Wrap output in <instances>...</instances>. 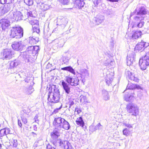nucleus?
<instances>
[{"mask_svg":"<svg viewBox=\"0 0 149 149\" xmlns=\"http://www.w3.org/2000/svg\"><path fill=\"white\" fill-rule=\"evenodd\" d=\"M53 124L55 127V129L50 133L51 143L55 146H60L62 148L68 149L70 143L68 141L58 139L60 133L56 129L60 130L61 128H63L67 130H68L70 127L69 123L63 118L58 117L55 118Z\"/></svg>","mask_w":149,"mask_h":149,"instance_id":"obj_1","label":"nucleus"},{"mask_svg":"<svg viewBox=\"0 0 149 149\" xmlns=\"http://www.w3.org/2000/svg\"><path fill=\"white\" fill-rule=\"evenodd\" d=\"M39 48L38 46H31L27 48L26 51L21 53V55L24 58L27 59L32 54L33 56L37 54L39 51Z\"/></svg>","mask_w":149,"mask_h":149,"instance_id":"obj_2","label":"nucleus"},{"mask_svg":"<svg viewBox=\"0 0 149 149\" xmlns=\"http://www.w3.org/2000/svg\"><path fill=\"white\" fill-rule=\"evenodd\" d=\"M60 92L57 89H54V92H49L48 95V100L50 102L56 103L60 101Z\"/></svg>","mask_w":149,"mask_h":149,"instance_id":"obj_3","label":"nucleus"},{"mask_svg":"<svg viewBox=\"0 0 149 149\" xmlns=\"http://www.w3.org/2000/svg\"><path fill=\"white\" fill-rule=\"evenodd\" d=\"M23 28L20 26H15L12 27L10 30V36L12 38H20L23 36Z\"/></svg>","mask_w":149,"mask_h":149,"instance_id":"obj_4","label":"nucleus"},{"mask_svg":"<svg viewBox=\"0 0 149 149\" xmlns=\"http://www.w3.org/2000/svg\"><path fill=\"white\" fill-rule=\"evenodd\" d=\"M127 110L132 115L136 116L139 113V109L136 105L133 103H129L127 105Z\"/></svg>","mask_w":149,"mask_h":149,"instance_id":"obj_5","label":"nucleus"},{"mask_svg":"<svg viewBox=\"0 0 149 149\" xmlns=\"http://www.w3.org/2000/svg\"><path fill=\"white\" fill-rule=\"evenodd\" d=\"M52 47L54 50H57L58 48L62 47L64 45L65 42L63 39H55L52 41Z\"/></svg>","mask_w":149,"mask_h":149,"instance_id":"obj_6","label":"nucleus"},{"mask_svg":"<svg viewBox=\"0 0 149 149\" xmlns=\"http://www.w3.org/2000/svg\"><path fill=\"white\" fill-rule=\"evenodd\" d=\"M1 54L3 55L2 58L9 60L12 58L14 53L11 49L6 48L3 50Z\"/></svg>","mask_w":149,"mask_h":149,"instance_id":"obj_7","label":"nucleus"},{"mask_svg":"<svg viewBox=\"0 0 149 149\" xmlns=\"http://www.w3.org/2000/svg\"><path fill=\"white\" fill-rule=\"evenodd\" d=\"M65 81L71 86H76L79 84V80L77 78H73L70 76L65 77Z\"/></svg>","mask_w":149,"mask_h":149,"instance_id":"obj_8","label":"nucleus"},{"mask_svg":"<svg viewBox=\"0 0 149 149\" xmlns=\"http://www.w3.org/2000/svg\"><path fill=\"white\" fill-rule=\"evenodd\" d=\"M11 16L12 19L17 21L22 20L23 15L19 11H15L11 13Z\"/></svg>","mask_w":149,"mask_h":149,"instance_id":"obj_9","label":"nucleus"},{"mask_svg":"<svg viewBox=\"0 0 149 149\" xmlns=\"http://www.w3.org/2000/svg\"><path fill=\"white\" fill-rule=\"evenodd\" d=\"M136 56L135 54L133 51L129 52L127 56V65H130L135 61V57Z\"/></svg>","mask_w":149,"mask_h":149,"instance_id":"obj_10","label":"nucleus"},{"mask_svg":"<svg viewBox=\"0 0 149 149\" xmlns=\"http://www.w3.org/2000/svg\"><path fill=\"white\" fill-rule=\"evenodd\" d=\"M80 72L82 82L84 83L85 81V78L89 76L88 71L86 69L81 68L80 70Z\"/></svg>","mask_w":149,"mask_h":149,"instance_id":"obj_11","label":"nucleus"},{"mask_svg":"<svg viewBox=\"0 0 149 149\" xmlns=\"http://www.w3.org/2000/svg\"><path fill=\"white\" fill-rule=\"evenodd\" d=\"M13 6L12 4L7 3L3 7H2L0 8V13H1L2 15L6 13L10 10Z\"/></svg>","mask_w":149,"mask_h":149,"instance_id":"obj_12","label":"nucleus"},{"mask_svg":"<svg viewBox=\"0 0 149 149\" xmlns=\"http://www.w3.org/2000/svg\"><path fill=\"white\" fill-rule=\"evenodd\" d=\"M148 46V45L146 46V42L141 41L136 45L135 47V49L138 51H142L145 49V50L146 51V49L148 48L147 47Z\"/></svg>","mask_w":149,"mask_h":149,"instance_id":"obj_13","label":"nucleus"},{"mask_svg":"<svg viewBox=\"0 0 149 149\" xmlns=\"http://www.w3.org/2000/svg\"><path fill=\"white\" fill-rule=\"evenodd\" d=\"M11 46L13 49L17 51L21 50L23 49V45L21 41L15 42Z\"/></svg>","mask_w":149,"mask_h":149,"instance_id":"obj_14","label":"nucleus"},{"mask_svg":"<svg viewBox=\"0 0 149 149\" xmlns=\"http://www.w3.org/2000/svg\"><path fill=\"white\" fill-rule=\"evenodd\" d=\"M113 73L112 72L107 71L105 78V81L107 84L109 86L111 84L113 80Z\"/></svg>","mask_w":149,"mask_h":149,"instance_id":"obj_15","label":"nucleus"},{"mask_svg":"<svg viewBox=\"0 0 149 149\" xmlns=\"http://www.w3.org/2000/svg\"><path fill=\"white\" fill-rule=\"evenodd\" d=\"M0 24L3 30H5L10 25L9 21L6 19H1L0 20Z\"/></svg>","mask_w":149,"mask_h":149,"instance_id":"obj_16","label":"nucleus"},{"mask_svg":"<svg viewBox=\"0 0 149 149\" xmlns=\"http://www.w3.org/2000/svg\"><path fill=\"white\" fill-rule=\"evenodd\" d=\"M104 20V16L100 14L97 15L95 18V21L97 25H99L103 22Z\"/></svg>","mask_w":149,"mask_h":149,"instance_id":"obj_17","label":"nucleus"},{"mask_svg":"<svg viewBox=\"0 0 149 149\" xmlns=\"http://www.w3.org/2000/svg\"><path fill=\"white\" fill-rule=\"evenodd\" d=\"M61 84L65 93L68 94L70 93V85L64 81H62Z\"/></svg>","mask_w":149,"mask_h":149,"instance_id":"obj_18","label":"nucleus"},{"mask_svg":"<svg viewBox=\"0 0 149 149\" xmlns=\"http://www.w3.org/2000/svg\"><path fill=\"white\" fill-rule=\"evenodd\" d=\"M139 64L140 67V68L142 70H145L147 66H148L145 60L143 57L142 58H140L139 61Z\"/></svg>","mask_w":149,"mask_h":149,"instance_id":"obj_19","label":"nucleus"},{"mask_svg":"<svg viewBox=\"0 0 149 149\" xmlns=\"http://www.w3.org/2000/svg\"><path fill=\"white\" fill-rule=\"evenodd\" d=\"M76 122L77 124L79 126H80L84 129H86V127L84 125V122L81 117L77 118L76 120Z\"/></svg>","mask_w":149,"mask_h":149,"instance_id":"obj_20","label":"nucleus"},{"mask_svg":"<svg viewBox=\"0 0 149 149\" xmlns=\"http://www.w3.org/2000/svg\"><path fill=\"white\" fill-rule=\"evenodd\" d=\"M126 74L127 75V77L130 80L134 81L135 82H138L139 79L134 75L132 74L131 72L129 71H127Z\"/></svg>","mask_w":149,"mask_h":149,"instance_id":"obj_21","label":"nucleus"},{"mask_svg":"<svg viewBox=\"0 0 149 149\" xmlns=\"http://www.w3.org/2000/svg\"><path fill=\"white\" fill-rule=\"evenodd\" d=\"M147 13V11L145 7L143 6H141L137 10L136 15H145Z\"/></svg>","mask_w":149,"mask_h":149,"instance_id":"obj_22","label":"nucleus"},{"mask_svg":"<svg viewBox=\"0 0 149 149\" xmlns=\"http://www.w3.org/2000/svg\"><path fill=\"white\" fill-rule=\"evenodd\" d=\"M127 88L130 90H133L136 88L139 89H141V87L139 85L129 83L127 86Z\"/></svg>","mask_w":149,"mask_h":149,"instance_id":"obj_23","label":"nucleus"},{"mask_svg":"<svg viewBox=\"0 0 149 149\" xmlns=\"http://www.w3.org/2000/svg\"><path fill=\"white\" fill-rule=\"evenodd\" d=\"M125 92L128 93L127 94H125V100L127 101L131 100L133 97L132 95L131 91L129 90L127 91V90H126L125 91Z\"/></svg>","mask_w":149,"mask_h":149,"instance_id":"obj_24","label":"nucleus"},{"mask_svg":"<svg viewBox=\"0 0 149 149\" xmlns=\"http://www.w3.org/2000/svg\"><path fill=\"white\" fill-rule=\"evenodd\" d=\"M34 91L32 86H30L28 88H25L24 89V92L26 94L29 95L31 94Z\"/></svg>","mask_w":149,"mask_h":149,"instance_id":"obj_25","label":"nucleus"},{"mask_svg":"<svg viewBox=\"0 0 149 149\" xmlns=\"http://www.w3.org/2000/svg\"><path fill=\"white\" fill-rule=\"evenodd\" d=\"M141 34L142 33L141 31H135L133 33L132 38L133 40L137 39L140 37Z\"/></svg>","mask_w":149,"mask_h":149,"instance_id":"obj_26","label":"nucleus"},{"mask_svg":"<svg viewBox=\"0 0 149 149\" xmlns=\"http://www.w3.org/2000/svg\"><path fill=\"white\" fill-rule=\"evenodd\" d=\"M102 95L103 99L107 101L110 99V97L108 92L105 90H103L102 91Z\"/></svg>","mask_w":149,"mask_h":149,"instance_id":"obj_27","label":"nucleus"},{"mask_svg":"<svg viewBox=\"0 0 149 149\" xmlns=\"http://www.w3.org/2000/svg\"><path fill=\"white\" fill-rule=\"evenodd\" d=\"M61 70L68 71L74 75L76 74L74 70L71 66H67L61 68Z\"/></svg>","mask_w":149,"mask_h":149,"instance_id":"obj_28","label":"nucleus"},{"mask_svg":"<svg viewBox=\"0 0 149 149\" xmlns=\"http://www.w3.org/2000/svg\"><path fill=\"white\" fill-rule=\"evenodd\" d=\"M29 43L31 45H34L39 41V38L38 37L34 38L33 37H30L29 38Z\"/></svg>","mask_w":149,"mask_h":149,"instance_id":"obj_29","label":"nucleus"},{"mask_svg":"<svg viewBox=\"0 0 149 149\" xmlns=\"http://www.w3.org/2000/svg\"><path fill=\"white\" fill-rule=\"evenodd\" d=\"M84 0H81V1L76 2L74 4L77 6L79 9H82L84 7L85 5Z\"/></svg>","mask_w":149,"mask_h":149,"instance_id":"obj_30","label":"nucleus"},{"mask_svg":"<svg viewBox=\"0 0 149 149\" xmlns=\"http://www.w3.org/2000/svg\"><path fill=\"white\" fill-rule=\"evenodd\" d=\"M29 23L33 26L36 25H39L38 20L35 19L34 17H32V18L29 19Z\"/></svg>","mask_w":149,"mask_h":149,"instance_id":"obj_31","label":"nucleus"},{"mask_svg":"<svg viewBox=\"0 0 149 149\" xmlns=\"http://www.w3.org/2000/svg\"><path fill=\"white\" fill-rule=\"evenodd\" d=\"M143 58L145 60L147 64L149 66V52L147 50H146V54Z\"/></svg>","mask_w":149,"mask_h":149,"instance_id":"obj_32","label":"nucleus"},{"mask_svg":"<svg viewBox=\"0 0 149 149\" xmlns=\"http://www.w3.org/2000/svg\"><path fill=\"white\" fill-rule=\"evenodd\" d=\"M79 99L80 102L81 103L88 102L87 98L85 96L81 95L79 97Z\"/></svg>","mask_w":149,"mask_h":149,"instance_id":"obj_33","label":"nucleus"},{"mask_svg":"<svg viewBox=\"0 0 149 149\" xmlns=\"http://www.w3.org/2000/svg\"><path fill=\"white\" fill-rule=\"evenodd\" d=\"M19 62L16 60L11 61L10 63V67L11 68L16 67L19 64Z\"/></svg>","mask_w":149,"mask_h":149,"instance_id":"obj_34","label":"nucleus"},{"mask_svg":"<svg viewBox=\"0 0 149 149\" xmlns=\"http://www.w3.org/2000/svg\"><path fill=\"white\" fill-rule=\"evenodd\" d=\"M75 104L74 102L72 100H70L68 102L67 104L68 105L69 108L70 109H73L74 108V105Z\"/></svg>","mask_w":149,"mask_h":149,"instance_id":"obj_35","label":"nucleus"},{"mask_svg":"<svg viewBox=\"0 0 149 149\" xmlns=\"http://www.w3.org/2000/svg\"><path fill=\"white\" fill-rule=\"evenodd\" d=\"M33 31L38 33L40 32V30L39 28V25H35L33 26Z\"/></svg>","mask_w":149,"mask_h":149,"instance_id":"obj_36","label":"nucleus"},{"mask_svg":"<svg viewBox=\"0 0 149 149\" xmlns=\"http://www.w3.org/2000/svg\"><path fill=\"white\" fill-rule=\"evenodd\" d=\"M24 2L29 6H31L33 4V0H24Z\"/></svg>","mask_w":149,"mask_h":149,"instance_id":"obj_37","label":"nucleus"},{"mask_svg":"<svg viewBox=\"0 0 149 149\" xmlns=\"http://www.w3.org/2000/svg\"><path fill=\"white\" fill-rule=\"evenodd\" d=\"M4 130V133L5 135H6L8 134H11L12 133H10V128H8L6 127L4 128H3Z\"/></svg>","mask_w":149,"mask_h":149,"instance_id":"obj_38","label":"nucleus"},{"mask_svg":"<svg viewBox=\"0 0 149 149\" xmlns=\"http://www.w3.org/2000/svg\"><path fill=\"white\" fill-rule=\"evenodd\" d=\"M26 15L29 18H32V17H34V16L33 15L32 12L30 10H28L26 13Z\"/></svg>","mask_w":149,"mask_h":149,"instance_id":"obj_39","label":"nucleus"},{"mask_svg":"<svg viewBox=\"0 0 149 149\" xmlns=\"http://www.w3.org/2000/svg\"><path fill=\"white\" fill-rule=\"evenodd\" d=\"M130 132L129 130L127 128H125L123 130V134L126 136H128Z\"/></svg>","mask_w":149,"mask_h":149,"instance_id":"obj_40","label":"nucleus"},{"mask_svg":"<svg viewBox=\"0 0 149 149\" xmlns=\"http://www.w3.org/2000/svg\"><path fill=\"white\" fill-rule=\"evenodd\" d=\"M96 130V129L95 126L92 125L89 127V131L92 133L95 131Z\"/></svg>","mask_w":149,"mask_h":149,"instance_id":"obj_41","label":"nucleus"},{"mask_svg":"<svg viewBox=\"0 0 149 149\" xmlns=\"http://www.w3.org/2000/svg\"><path fill=\"white\" fill-rule=\"evenodd\" d=\"M33 78L29 77H27L24 80L25 82L27 83L31 82V81H33Z\"/></svg>","mask_w":149,"mask_h":149,"instance_id":"obj_42","label":"nucleus"},{"mask_svg":"<svg viewBox=\"0 0 149 149\" xmlns=\"http://www.w3.org/2000/svg\"><path fill=\"white\" fill-rule=\"evenodd\" d=\"M62 60L64 64L68 63L69 61V59L68 57L66 56L63 57L62 58Z\"/></svg>","mask_w":149,"mask_h":149,"instance_id":"obj_43","label":"nucleus"},{"mask_svg":"<svg viewBox=\"0 0 149 149\" xmlns=\"http://www.w3.org/2000/svg\"><path fill=\"white\" fill-rule=\"evenodd\" d=\"M13 143V146L14 147H16L18 145L17 140L16 139H13L11 142Z\"/></svg>","mask_w":149,"mask_h":149,"instance_id":"obj_44","label":"nucleus"},{"mask_svg":"<svg viewBox=\"0 0 149 149\" xmlns=\"http://www.w3.org/2000/svg\"><path fill=\"white\" fill-rule=\"evenodd\" d=\"M144 22L143 21H140L137 24V26L139 28H141L143 26Z\"/></svg>","mask_w":149,"mask_h":149,"instance_id":"obj_45","label":"nucleus"},{"mask_svg":"<svg viewBox=\"0 0 149 149\" xmlns=\"http://www.w3.org/2000/svg\"><path fill=\"white\" fill-rule=\"evenodd\" d=\"M134 19L136 21H140L141 20H142L143 19V18L142 17H139L136 16L134 17Z\"/></svg>","mask_w":149,"mask_h":149,"instance_id":"obj_46","label":"nucleus"},{"mask_svg":"<svg viewBox=\"0 0 149 149\" xmlns=\"http://www.w3.org/2000/svg\"><path fill=\"white\" fill-rule=\"evenodd\" d=\"M95 126L96 129V130H100L102 128V126L100 124V123H98V124Z\"/></svg>","mask_w":149,"mask_h":149,"instance_id":"obj_47","label":"nucleus"},{"mask_svg":"<svg viewBox=\"0 0 149 149\" xmlns=\"http://www.w3.org/2000/svg\"><path fill=\"white\" fill-rule=\"evenodd\" d=\"M3 129L0 130V137H3L5 135Z\"/></svg>","mask_w":149,"mask_h":149,"instance_id":"obj_48","label":"nucleus"},{"mask_svg":"<svg viewBox=\"0 0 149 149\" xmlns=\"http://www.w3.org/2000/svg\"><path fill=\"white\" fill-rule=\"evenodd\" d=\"M21 118L24 124H26L27 122V120L26 118L24 116L22 117Z\"/></svg>","mask_w":149,"mask_h":149,"instance_id":"obj_49","label":"nucleus"},{"mask_svg":"<svg viewBox=\"0 0 149 149\" xmlns=\"http://www.w3.org/2000/svg\"><path fill=\"white\" fill-rule=\"evenodd\" d=\"M43 6L44 7L43 10L45 11L49 9V6L47 4L43 5Z\"/></svg>","mask_w":149,"mask_h":149,"instance_id":"obj_50","label":"nucleus"},{"mask_svg":"<svg viewBox=\"0 0 149 149\" xmlns=\"http://www.w3.org/2000/svg\"><path fill=\"white\" fill-rule=\"evenodd\" d=\"M99 1L98 0H94L93 3L95 6H97L98 5Z\"/></svg>","mask_w":149,"mask_h":149,"instance_id":"obj_51","label":"nucleus"},{"mask_svg":"<svg viewBox=\"0 0 149 149\" xmlns=\"http://www.w3.org/2000/svg\"><path fill=\"white\" fill-rule=\"evenodd\" d=\"M123 124L125 126L129 128L132 127V126L130 124L127 123H124Z\"/></svg>","mask_w":149,"mask_h":149,"instance_id":"obj_52","label":"nucleus"},{"mask_svg":"<svg viewBox=\"0 0 149 149\" xmlns=\"http://www.w3.org/2000/svg\"><path fill=\"white\" fill-rule=\"evenodd\" d=\"M75 111L77 112L78 114L80 113L81 111V110L78 108H75Z\"/></svg>","mask_w":149,"mask_h":149,"instance_id":"obj_53","label":"nucleus"},{"mask_svg":"<svg viewBox=\"0 0 149 149\" xmlns=\"http://www.w3.org/2000/svg\"><path fill=\"white\" fill-rule=\"evenodd\" d=\"M69 2L68 0H63V1L61 2V3H63L64 4L66 5L68 4V3Z\"/></svg>","mask_w":149,"mask_h":149,"instance_id":"obj_54","label":"nucleus"},{"mask_svg":"<svg viewBox=\"0 0 149 149\" xmlns=\"http://www.w3.org/2000/svg\"><path fill=\"white\" fill-rule=\"evenodd\" d=\"M6 3L10 4V3H13L14 1V0H6Z\"/></svg>","mask_w":149,"mask_h":149,"instance_id":"obj_55","label":"nucleus"},{"mask_svg":"<svg viewBox=\"0 0 149 149\" xmlns=\"http://www.w3.org/2000/svg\"><path fill=\"white\" fill-rule=\"evenodd\" d=\"M0 3L1 4H4L6 3V0H0Z\"/></svg>","mask_w":149,"mask_h":149,"instance_id":"obj_56","label":"nucleus"},{"mask_svg":"<svg viewBox=\"0 0 149 149\" xmlns=\"http://www.w3.org/2000/svg\"><path fill=\"white\" fill-rule=\"evenodd\" d=\"M18 125L19 126L21 127L22 124L21 122V121L19 120H18Z\"/></svg>","mask_w":149,"mask_h":149,"instance_id":"obj_57","label":"nucleus"},{"mask_svg":"<svg viewBox=\"0 0 149 149\" xmlns=\"http://www.w3.org/2000/svg\"><path fill=\"white\" fill-rule=\"evenodd\" d=\"M38 116L37 115H36L35 117L34 118V119L35 120V121L36 122L38 123V120H37V119Z\"/></svg>","mask_w":149,"mask_h":149,"instance_id":"obj_58","label":"nucleus"},{"mask_svg":"<svg viewBox=\"0 0 149 149\" xmlns=\"http://www.w3.org/2000/svg\"><path fill=\"white\" fill-rule=\"evenodd\" d=\"M33 129L35 131H36L37 130V127H36V125H33Z\"/></svg>","mask_w":149,"mask_h":149,"instance_id":"obj_59","label":"nucleus"},{"mask_svg":"<svg viewBox=\"0 0 149 149\" xmlns=\"http://www.w3.org/2000/svg\"><path fill=\"white\" fill-rule=\"evenodd\" d=\"M137 13V10L136 9L133 12L131 13L130 16H132L135 13Z\"/></svg>","mask_w":149,"mask_h":149,"instance_id":"obj_60","label":"nucleus"},{"mask_svg":"<svg viewBox=\"0 0 149 149\" xmlns=\"http://www.w3.org/2000/svg\"><path fill=\"white\" fill-rule=\"evenodd\" d=\"M107 1L113 2H118V0H107Z\"/></svg>","mask_w":149,"mask_h":149,"instance_id":"obj_61","label":"nucleus"},{"mask_svg":"<svg viewBox=\"0 0 149 149\" xmlns=\"http://www.w3.org/2000/svg\"><path fill=\"white\" fill-rule=\"evenodd\" d=\"M31 134H32V135L33 136H35L37 135L36 134L33 132H31Z\"/></svg>","mask_w":149,"mask_h":149,"instance_id":"obj_62","label":"nucleus"},{"mask_svg":"<svg viewBox=\"0 0 149 149\" xmlns=\"http://www.w3.org/2000/svg\"><path fill=\"white\" fill-rule=\"evenodd\" d=\"M81 0H73V1H74V4L76 2H78L79 1H81Z\"/></svg>","mask_w":149,"mask_h":149,"instance_id":"obj_63","label":"nucleus"},{"mask_svg":"<svg viewBox=\"0 0 149 149\" xmlns=\"http://www.w3.org/2000/svg\"><path fill=\"white\" fill-rule=\"evenodd\" d=\"M34 146H36V147H37L38 146L37 143L35 142L34 144Z\"/></svg>","mask_w":149,"mask_h":149,"instance_id":"obj_64","label":"nucleus"}]
</instances>
